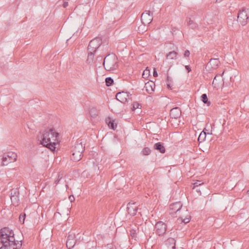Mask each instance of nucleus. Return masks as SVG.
<instances>
[{"label": "nucleus", "mask_w": 249, "mask_h": 249, "mask_svg": "<svg viewBox=\"0 0 249 249\" xmlns=\"http://www.w3.org/2000/svg\"><path fill=\"white\" fill-rule=\"evenodd\" d=\"M59 133L53 128H50L44 131V133L38 137L39 143L44 146L54 151L56 145L59 143Z\"/></svg>", "instance_id": "nucleus-1"}, {"label": "nucleus", "mask_w": 249, "mask_h": 249, "mask_svg": "<svg viewBox=\"0 0 249 249\" xmlns=\"http://www.w3.org/2000/svg\"><path fill=\"white\" fill-rule=\"evenodd\" d=\"M0 241L2 244H11V246L15 247L16 249H19L22 246L21 241H15L13 231L8 227L0 230Z\"/></svg>", "instance_id": "nucleus-2"}, {"label": "nucleus", "mask_w": 249, "mask_h": 249, "mask_svg": "<svg viewBox=\"0 0 249 249\" xmlns=\"http://www.w3.org/2000/svg\"><path fill=\"white\" fill-rule=\"evenodd\" d=\"M103 65L107 71L116 70L118 66V58L114 54H108L105 57Z\"/></svg>", "instance_id": "nucleus-3"}, {"label": "nucleus", "mask_w": 249, "mask_h": 249, "mask_svg": "<svg viewBox=\"0 0 249 249\" xmlns=\"http://www.w3.org/2000/svg\"><path fill=\"white\" fill-rule=\"evenodd\" d=\"M84 148L85 147L83 145L82 142L76 143L72 150L71 160L74 161L80 160L81 159V155L84 151Z\"/></svg>", "instance_id": "nucleus-4"}, {"label": "nucleus", "mask_w": 249, "mask_h": 249, "mask_svg": "<svg viewBox=\"0 0 249 249\" xmlns=\"http://www.w3.org/2000/svg\"><path fill=\"white\" fill-rule=\"evenodd\" d=\"M17 157L16 153L12 151L6 152L2 155L1 164L3 166L7 165L9 163L16 161Z\"/></svg>", "instance_id": "nucleus-5"}, {"label": "nucleus", "mask_w": 249, "mask_h": 249, "mask_svg": "<svg viewBox=\"0 0 249 249\" xmlns=\"http://www.w3.org/2000/svg\"><path fill=\"white\" fill-rule=\"evenodd\" d=\"M249 9L243 8L241 10H240L237 16V20L240 23L243 25H245L249 19Z\"/></svg>", "instance_id": "nucleus-6"}, {"label": "nucleus", "mask_w": 249, "mask_h": 249, "mask_svg": "<svg viewBox=\"0 0 249 249\" xmlns=\"http://www.w3.org/2000/svg\"><path fill=\"white\" fill-rule=\"evenodd\" d=\"M102 43V39L99 37H96L92 39L89 43L88 47V52L90 53H95L96 50L101 46Z\"/></svg>", "instance_id": "nucleus-7"}, {"label": "nucleus", "mask_w": 249, "mask_h": 249, "mask_svg": "<svg viewBox=\"0 0 249 249\" xmlns=\"http://www.w3.org/2000/svg\"><path fill=\"white\" fill-rule=\"evenodd\" d=\"M182 205L180 202H176L170 205L169 213L170 214H176L175 217H178V218H182V216L179 215L180 210L182 208ZM173 217H175L174 215H172Z\"/></svg>", "instance_id": "nucleus-8"}, {"label": "nucleus", "mask_w": 249, "mask_h": 249, "mask_svg": "<svg viewBox=\"0 0 249 249\" xmlns=\"http://www.w3.org/2000/svg\"><path fill=\"white\" fill-rule=\"evenodd\" d=\"M153 13L150 11H145L141 16V21L144 25L149 24L153 20Z\"/></svg>", "instance_id": "nucleus-9"}, {"label": "nucleus", "mask_w": 249, "mask_h": 249, "mask_svg": "<svg viewBox=\"0 0 249 249\" xmlns=\"http://www.w3.org/2000/svg\"><path fill=\"white\" fill-rule=\"evenodd\" d=\"M155 228L156 231L159 235H162L166 231V225L165 223L162 221L157 222L155 225Z\"/></svg>", "instance_id": "nucleus-10"}, {"label": "nucleus", "mask_w": 249, "mask_h": 249, "mask_svg": "<svg viewBox=\"0 0 249 249\" xmlns=\"http://www.w3.org/2000/svg\"><path fill=\"white\" fill-rule=\"evenodd\" d=\"M129 96H131V94L129 92L122 91L116 94V98L121 103H125L128 101Z\"/></svg>", "instance_id": "nucleus-11"}, {"label": "nucleus", "mask_w": 249, "mask_h": 249, "mask_svg": "<svg viewBox=\"0 0 249 249\" xmlns=\"http://www.w3.org/2000/svg\"><path fill=\"white\" fill-rule=\"evenodd\" d=\"M127 211L130 216H133L136 214L137 204L136 202H129L127 204Z\"/></svg>", "instance_id": "nucleus-12"}, {"label": "nucleus", "mask_w": 249, "mask_h": 249, "mask_svg": "<svg viewBox=\"0 0 249 249\" xmlns=\"http://www.w3.org/2000/svg\"><path fill=\"white\" fill-rule=\"evenodd\" d=\"M75 236L73 234H69L67 237L66 246L68 249H71L75 245L76 241L74 239Z\"/></svg>", "instance_id": "nucleus-13"}, {"label": "nucleus", "mask_w": 249, "mask_h": 249, "mask_svg": "<svg viewBox=\"0 0 249 249\" xmlns=\"http://www.w3.org/2000/svg\"><path fill=\"white\" fill-rule=\"evenodd\" d=\"M181 114V111L179 107H175L171 109L170 116L172 118L178 119Z\"/></svg>", "instance_id": "nucleus-14"}, {"label": "nucleus", "mask_w": 249, "mask_h": 249, "mask_svg": "<svg viewBox=\"0 0 249 249\" xmlns=\"http://www.w3.org/2000/svg\"><path fill=\"white\" fill-rule=\"evenodd\" d=\"M144 88L149 94H152L155 88V84L153 81H149L145 84Z\"/></svg>", "instance_id": "nucleus-15"}, {"label": "nucleus", "mask_w": 249, "mask_h": 249, "mask_svg": "<svg viewBox=\"0 0 249 249\" xmlns=\"http://www.w3.org/2000/svg\"><path fill=\"white\" fill-rule=\"evenodd\" d=\"M219 63L220 61L218 58H211L208 64L211 65L212 68L216 69L217 68Z\"/></svg>", "instance_id": "nucleus-16"}, {"label": "nucleus", "mask_w": 249, "mask_h": 249, "mask_svg": "<svg viewBox=\"0 0 249 249\" xmlns=\"http://www.w3.org/2000/svg\"><path fill=\"white\" fill-rule=\"evenodd\" d=\"M238 20L235 19V17H229L227 20V24L229 28H232L234 27V25L237 24Z\"/></svg>", "instance_id": "nucleus-17"}, {"label": "nucleus", "mask_w": 249, "mask_h": 249, "mask_svg": "<svg viewBox=\"0 0 249 249\" xmlns=\"http://www.w3.org/2000/svg\"><path fill=\"white\" fill-rule=\"evenodd\" d=\"M154 148L159 151L161 153H164L165 152V148L163 146L162 143L159 142L154 144Z\"/></svg>", "instance_id": "nucleus-18"}, {"label": "nucleus", "mask_w": 249, "mask_h": 249, "mask_svg": "<svg viewBox=\"0 0 249 249\" xmlns=\"http://www.w3.org/2000/svg\"><path fill=\"white\" fill-rule=\"evenodd\" d=\"M178 53L176 52L173 51L167 53L166 57L167 59L176 60L178 58Z\"/></svg>", "instance_id": "nucleus-19"}, {"label": "nucleus", "mask_w": 249, "mask_h": 249, "mask_svg": "<svg viewBox=\"0 0 249 249\" xmlns=\"http://www.w3.org/2000/svg\"><path fill=\"white\" fill-rule=\"evenodd\" d=\"M207 134L210 135L211 134L209 133H206L204 131H203L200 133L198 138V141L199 142H202L205 141Z\"/></svg>", "instance_id": "nucleus-20"}, {"label": "nucleus", "mask_w": 249, "mask_h": 249, "mask_svg": "<svg viewBox=\"0 0 249 249\" xmlns=\"http://www.w3.org/2000/svg\"><path fill=\"white\" fill-rule=\"evenodd\" d=\"M12 204L15 206H18L19 204V196H10Z\"/></svg>", "instance_id": "nucleus-21"}, {"label": "nucleus", "mask_w": 249, "mask_h": 249, "mask_svg": "<svg viewBox=\"0 0 249 249\" xmlns=\"http://www.w3.org/2000/svg\"><path fill=\"white\" fill-rule=\"evenodd\" d=\"M95 53H90V52H88V55L87 61L89 64H92L93 63Z\"/></svg>", "instance_id": "nucleus-22"}, {"label": "nucleus", "mask_w": 249, "mask_h": 249, "mask_svg": "<svg viewBox=\"0 0 249 249\" xmlns=\"http://www.w3.org/2000/svg\"><path fill=\"white\" fill-rule=\"evenodd\" d=\"M201 101L205 104H207V106H210L211 104V102L208 101L207 95L206 93L203 94L201 96Z\"/></svg>", "instance_id": "nucleus-23"}, {"label": "nucleus", "mask_w": 249, "mask_h": 249, "mask_svg": "<svg viewBox=\"0 0 249 249\" xmlns=\"http://www.w3.org/2000/svg\"><path fill=\"white\" fill-rule=\"evenodd\" d=\"M90 115L92 118H95L97 116L98 111L96 108L92 107L89 111Z\"/></svg>", "instance_id": "nucleus-24"}, {"label": "nucleus", "mask_w": 249, "mask_h": 249, "mask_svg": "<svg viewBox=\"0 0 249 249\" xmlns=\"http://www.w3.org/2000/svg\"><path fill=\"white\" fill-rule=\"evenodd\" d=\"M19 192L18 188H13L10 191V196H19Z\"/></svg>", "instance_id": "nucleus-25"}, {"label": "nucleus", "mask_w": 249, "mask_h": 249, "mask_svg": "<svg viewBox=\"0 0 249 249\" xmlns=\"http://www.w3.org/2000/svg\"><path fill=\"white\" fill-rule=\"evenodd\" d=\"M105 82H106V85L107 87H109V86H110L112 85H113L114 81L112 78L108 77H107L106 78Z\"/></svg>", "instance_id": "nucleus-26"}, {"label": "nucleus", "mask_w": 249, "mask_h": 249, "mask_svg": "<svg viewBox=\"0 0 249 249\" xmlns=\"http://www.w3.org/2000/svg\"><path fill=\"white\" fill-rule=\"evenodd\" d=\"M151 150L148 147H144L142 151V155L147 156L149 155L151 153Z\"/></svg>", "instance_id": "nucleus-27"}, {"label": "nucleus", "mask_w": 249, "mask_h": 249, "mask_svg": "<svg viewBox=\"0 0 249 249\" xmlns=\"http://www.w3.org/2000/svg\"><path fill=\"white\" fill-rule=\"evenodd\" d=\"M204 184V183L200 180H196L193 183V186L192 188H196V187H200L201 185Z\"/></svg>", "instance_id": "nucleus-28"}, {"label": "nucleus", "mask_w": 249, "mask_h": 249, "mask_svg": "<svg viewBox=\"0 0 249 249\" xmlns=\"http://www.w3.org/2000/svg\"><path fill=\"white\" fill-rule=\"evenodd\" d=\"M129 234L132 239H135L137 237L136 231L133 229H131L129 231Z\"/></svg>", "instance_id": "nucleus-29"}, {"label": "nucleus", "mask_w": 249, "mask_h": 249, "mask_svg": "<svg viewBox=\"0 0 249 249\" xmlns=\"http://www.w3.org/2000/svg\"><path fill=\"white\" fill-rule=\"evenodd\" d=\"M188 25L190 26V27L192 29H194L196 27V24L194 23L193 20L189 19L188 21L187 22Z\"/></svg>", "instance_id": "nucleus-30"}, {"label": "nucleus", "mask_w": 249, "mask_h": 249, "mask_svg": "<svg viewBox=\"0 0 249 249\" xmlns=\"http://www.w3.org/2000/svg\"><path fill=\"white\" fill-rule=\"evenodd\" d=\"M150 74V71L146 68L142 73V77L143 78H147Z\"/></svg>", "instance_id": "nucleus-31"}, {"label": "nucleus", "mask_w": 249, "mask_h": 249, "mask_svg": "<svg viewBox=\"0 0 249 249\" xmlns=\"http://www.w3.org/2000/svg\"><path fill=\"white\" fill-rule=\"evenodd\" d=\"M190 219H178V221L179 223H183L184 224H186L190 221Z\"/></svg>", "instance_id": "nucleus-32"}, {"label": "nucleus", "mask_w": 249, "mask_h": 249, "mask_svg": "<svg viewBox=\"0 0 249 249\" xmlns=\"http://www.w3.org/2000/svg\"><path fill=\"white\" fill-rule=\"evenodd\" d=\"M140 106L141 105L138 102H134L133 104L132 110H135L137 108H139Z\"/></svg>", "instance_id": "nucleus-33"}, {"label": "nucleus", "mask_w": 249, "mask_h": 249, "mask_svg": "<svg viewBox=\"0 0 249 249\" xmlns=\"http://www.w3.org/2000/svg\"><path fill=\"white\" fill-rule=\"evenodd\" d=\"M108 125L110 128H111L113 129H114L116 127H115V125H114V123L113 121H110L108 122Z\"/></svg>", "instance_id": "nucleus-34"}, {"label": "nucleus", "mask_w": 249, "mask_h": 249, "mask_svg": "<svg viewBox=\"0 0 249 249\" xmlns=\"http://www.w3.org/2000/svg\"><path fill=\"white\" fill-rule=\"evenodd\" d=\"M62 178V174H59L58 175V178L57 179H56L55 181H54V183L57 185L59 182L60 181V180L61 179V178Z\"/></svg>", "instance_id": "nucleus-35"}, {"label": "nucleus", "mask_w": 249, "mask_h": 249, "mask_svg": "<svg viewBox=\"0 0 249 249\" xmlns=\"http://www.w3.org/2000/svg\"><path fill=\"white\" fill-rule=\"evenodd\" d=\"M190 54V51L189 50H186L184 53V56L185 57H189Z\"/></svg>", "instance_id": "nucleus-36"}, {"label": "nucleus", "mask_w": 249, "mask_h": 249, "mask_svg": "<svg viewBox=\"0 0 249 249\" xmlns=\"http://www.w3.org/2000/svg\"><path fill=\"white\" fill-rule=\"evenodd\" d=\"M158 76V74L157 70L155 68H154V71H153V76L156 77H157Z\"/></svg>", "instance_id": "nucleus-37"}, {"label": "nucleus", "mask_w": 249, "mask_h": 249, "mask_svg": "<svg viewBox=\"0 0 249 249\" xmlns=\"http://www.w3.org/2000/svg\"><path fill=\"white\" fill-rule=\"evenodd\" d=\"M193 189L195 190L196 192L199 193L200 195H201V190L199 187H196V188H193Z\"/></svg>", "instance_id": "nucleus-38"}, {"label": "nucleus", "mask_w": 249, "mask_h": 249, "mask_svg": "<svg viewBox=\"0 0 249 249\" xmlns=\"http://www.w3.org/2000/svg\"><path fill=\"white\" fill-rule=\"evenodd\" d=\"M69 199L70 201L71 202H72L74 201V196H73V195H71V196H69Z\"/></svg>", "instance_id": "nucleus-39"}, {"label": "nucleus", "mask_w": 249, "mask_h": 249, "mask_svg": "<svg viewBox=\"0 0 249 249\" xmlns=\"http://www.w3.org/2000/svg\"><path fill=\"white\" fill-rule=\"evenodd\" d=\"M167 83H172V80L171 78H170L168 75L167 76Z\"/></svg>", "instance_id": "nucleus-40"}, {"label": "nucleus", "mask_w": 249, "mask_h": 249, "mask_svg": "<svg viewBox=\"0 0 249 249\" xmlns=\"http://www.w3.org/2000/svg\"><path fill=\"white\" fill-rule=\"evenodd\" d=\"M172 86V83H167V87L168 89H171Z\"/></svg>", "instance_id": "nucleus-41"}, {"label": "nucleus", "mask_w": 249, "mask_h": 249, "mask_svg": "<svg viewBox=\"0 0 249 249\" xmlns=\"http://www.w3.org/2000/svg\"><path fill=\"white\" fill-rule=\"evenodd\" d=\"M185 69H186V70L188 71V72H189L191 71V69L190 67V66L188 65L185 66Z\"/></svg>", "instance_id": "nucleus-42"}, {"label": "nucleus", "mask_w": 249, "mask_h": 249, "mask_svg": "<svg viewBox=\"0 0 249 249\" xmlns=\"http://www.w3.org/2000/svg\"><path fill=\"white\" fill-rule=\"evenodd\" d=\"M26 214L25 213H20L19 215L18 218H25Z\"/></svg>", "instance_id": "nucleus-43"}, {"label": "nucleus", "mask_w": 249, "mask_h": 249, "mask_svg": "<svg viewBox=\"0 0 249 249\" xmlns=\"http://www.w3.org/2000/svg\"><path fill=\"white\" fill-rule=\"evenodd\" d=\"M68 1H65L63 3V6L64 8H66L68 6Z\"/></svg>", "instance_id": "nucleus-44"}, {"label": "nucleus", "mask_w": 249, "mask_h": 249, "mask_svg": "<svg viewBox=\"0 0 249 249\" xmlns=\"http://www.w3.org/2000/svg\"><path fill=\"white\" fill-rule=\"evenodd\" d=\"M0 249H9V247H6L5 246H3V247H1Z\"/></svg>", "instance_id": "nucleus-45"}, {"label": "nucleus", "mask_w": 249, "mask_h": 249, "mask_svg": "<svg viewBox=\"0 0 249 249\" xmlns=\"http://www.w3.org/2000/svg\"><path fill=\"white\" fill-rule=\"evenodd\" d=\"M171 241H172V242H173L174 243V246H173V247H172V249H175V241H174V240L173 239H171Z\"/></svg>", "instance_id": "nucleus-46"}, {"label": "nucleus", "mask_w": 249, "mask_h": 249, "mask_svg": "<svg viewBox=\"0 0 249 249\" xmlns=\"http://www.w3.org/2000/svg\"><path fill=\"white\" fill-rule=\"evenodd\" d=\"M97 60H101L102 59V57L101 56H98V57H97Z\"/></svg>", "instance_id": "nucleus-47"}, {"label": "nucleus", "mask_w": 249, "mask_h": 249, "mask_svg": "<svg viewBox=\"0 0 249 249\" xmlns=\"http://www.w3.org/2000/svg\"><path fill=\"white\" fill-rule=\"evenodd\" d=\"M216 76H215L214 77V79H213V83L214 81L215 80H216Z\"/></svg>", "instance_id": "nucleus-48"}, {"label": "nucleus", "mask_w": 249, "mask_h": 249, "mask_svg": "<svg viewBox=\"0 0 249 249\" xmlns=\"http://www.w3.org/2000/svg\"><path fill=\"white\" fill-rule=\"evenodd\" d=\"M25 219H22V224L24 223Z\"/></svg>", "instance_id": "nucleus-49"}, {"label": "nucleus", "mask_w": 249, "mask_h": 249, "mask_svg": "<svg viewBox=\"0 0 249 249\" xmlns=\"http://www.w3.org/2000/svg\"><path fill=\"white\" fill-rule=\"evenodd\" d=\"M214 55H216V57H218V55H217V54H215Z\"/></svg>", "instance_id": "nucleus-50"}, {"label": "nucleus", "mask_w": 249, "mask_h": 249, "mask_svg": "<svg viewBox=\"0 0 249 249\" xmlns=\"http://www.w3.org/2000/svg\"><path fill=\"white\" fill-rule=\"evenodd\" d=\"M19 220L20 221V222H21V219L20 218H19Z\"/></svg>", "instance_id": "nucleus-51"}, {"label": "nucleus", "mask_w": 249, "mask_h": 249, "mask_svg": "<svg viewBox=\"0 0 249 249\" xmlns=\"http://www.w3.org/2000/svg\"><path fill=\"white\" fill-rule=\"evenodd\" d=\"M66 187H68V185H66Z\"/></svg>", "instance_id": "nucleus-52"}]
</instances>
